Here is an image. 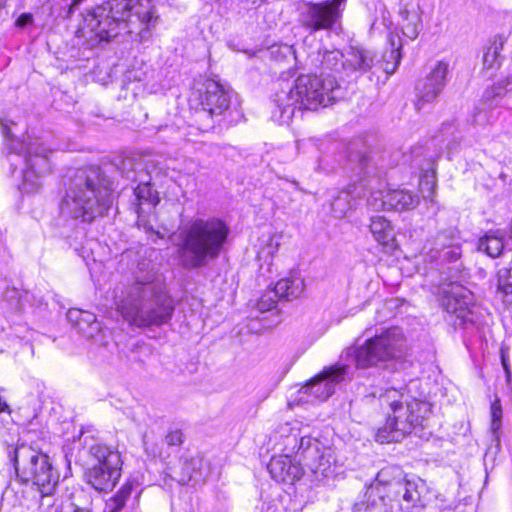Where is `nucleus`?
<instances>
[{
	"label": "nucleus",
	"mask_w": 512,
	"mask_h": 512,
	"mask_svg": "<svg viewBox=\"0 0 512 512\" xmlns=\"http://www.w3.org/2000/svg\"><path fill=\"white\" fill-rule=\"evenodd\" d=\"M136 196V213L138 216L137 225L146 227L147 222L145 216L152 213L155 206L159 203L158 192L151 187L150 176L147 173H142L139 178V183L134 188Z\"/></svg>",
	"instance_id": "4be33fe9"
},
{
	"label": "nucleus",
	"mask_w": 512,
	"mask_h": 512,
	"mask_svg": "<svg viewBox=\"0 0 512 512\" xmlns=\"http://www.w3.org/2000/svg\"><path fill=\"white\" fill-rule=\"evenodd\" d=\"M346 97V89L339 84L335 75L326 78L317 75H300L293 86L275 94L274 102L284 121L292 118L295 108L317 110L327 107Z\"/></svg>",
	"instance_id": "20e7f679"
},
{
	"label": "nucleus",
	"mask_w": 512,
	"mask_h": 512,
	"mask_svg": "<svg viewBox=\"0 0 512 512\" xmlns=\"http://www.w3.org/2000/svg\"><path fill=\"white\" fill-rule=\"evenodd\" d=\"M462 249L460 243H449L448 247L436 250H430L431 259L438 264L456 263L460 260Z\"/></svg>",
	"instance_id": "c9c22d12"
},
{
	"label": "nucleus",
	"mask_w": 512,
	"mask_h": 512,
	"mask_svg": "<svg viewBox=\"0 0 512 512\" xmlns=\"http://www.w3.org/2000/svg\"><path fill=\"white\" fill-rule=\"evenodd\" d=\"M388 41H389L391 49L388 54L385 53L383 55L384 63H383L382 69L387 74H392V73H394V71L396 70L397 66L400 63V59H401L400 50L402 47V43H401L400 37L393 33L389 34Z\"/></svg>",
	"instance_id": "72a5a7b5"
},
{
	"label": "nucleus",
	"mask_w": 512,
	"mask_h": 512,
	"mask_svg": "<svg viewBox=\"0 0 512 512\" xmlns=\"http://www.w3.org/2000/svg\"><path fill=\"white\" fill-rule=\"evenodd\" d=\"M32 22V16L30 14H22L16 21L19 27H24Z\"/></svg>",
	"instance_id": "09e8293b"
},
{
	"label": "nucleus",
	"mask_w": 512,
	"mask_h": 512,
	"mask_svg": "<svg viewBox=\"0 0 512 512\" xmlns=\"http://www.w3.org/2000/svg\"><path fill=\"white\" fill-rule=\"evenodd\" d=\"M399 14L402 18L401 27L403 34L411 40L415 39L422 29L419 7L413 6L411 9L403 8L400 10Z\"/></svg>",
	"instance_id": "7c9ffc66"
},
{
	"label": "nucleus",
	"mask_w": 512,
	"mask_h": 512,
	"mask_svg": "<svg viewBox=\"0 0 512 512\" xmlns=\"http://www.w3.org/2000/svg\"><path fill=\"white\" fill-rule=\"evenodd\" d=\"M267 469L276 482L286 484H294L305 474L302 464L294 462L288 455L272 457Z\"/></svg>",
	"instance_id": "5701e85b"
},
{
	"label": "nucleus",
	"mask_w": 512,
	"mask_h": 512,
	"mask_svg": "<svg viewBox=\"0 0 512 512\" xmlns=\"http://www.w3.org/2000/svg\"><path fill=\"white\" fill-rule=\"evenodd\" d=\"M509 90H512V76L499 81L497 84L487 89L479 105L474 109L472 115L473 124L486 126L495 122L500 116V111L498 110L499 103L496 99L502 97Z\"/></svg>",
	"instance_id": "dca6fc26"
},
{
	"label": "nucleus",
	"mask_w": 512,
	"mask_h": 512,
	"mask_svg": "<svg viewBox=\"0 0 512 512\" xmlns=\"http://www.w3.org/2000/svg\"><path fill=\"white\" fill-rule=\"evenodd\" d=\"M395 164L387 150L369 146L362 140L351 142L347 147L344 168L373 190L367 199V205L373 211L388 210L387 191L380 187L388 169Z\"/></svg>",
	"instance_id": "39448f33"
},
{
	"label": "nucleus",
	"mask_w": 512,
	"mask_h": 512,
	"mask_svg": "<svg viewBox=\"0 0 512 512\" xmlns=\"http://www.w3.org/2000/svg\"><path fill=\"white\" fill-rule=\"evenodd\" d=\"M403 347L402 331L393 327L352 349V354L358 369L373 368L379 378L382 369L388 368L390 362L400 358Z\"/></svg>",
	"instance_id": "1a4fd4ad"
},
{
	"label": "nucleus",
	"mask_w": 512,
	"mask_h": 512,
	"mask_svg": "<svg viewBox=\"0 0 512 512\" xmlns=\"http://www.w3.org/2000/svg\"><path fill=\"white\" fill-rule=\"evenodd\" d=\"M504 245V236L499 231H488L478 240L477 249L494 259L502 255Z\"/></svg>",
	"instance_id": "2f4dec72"
},
{
	"label": "nucleus",
	"mask_w": 512,
	"mask_h": 512,
	"mask_svg": "<svg viewBox=\"0 0 512 512\" xmlns=\"http://www.w3.org/2000/svg\"><path fill=\"white\" fill-rule=\"evenodd\" d=\"M503 40L502 38L496 39L491 46L487 48L483 56V63L486 68H493L494 65L498 62V58L500 56V52L503 49Z\"/></svg>",
	"instance_id": "79ce46f5"
},
{
	"label": "nucleus",
	"mask_w": 512,
	"mask_h": 512,
	"mask_svg": "<svg viewBox=\"0 0 512 512\" xmlns=\"http://www.w3.org/2000/svg\"><path fill=\"white\" fill-rule=\"evenodd\" d=\"M173 312V301L154 265L150 261L139 263L130 286V325L160 326L171 319Z\"/></svg>",
	"instance_id": "f03ea898"
},
{
	"label": "nucleus",
	"mask_w": 512,
	"mask_h": 512,
	"mask_svg": "<svg viewBox=\"0 0 512 512\" xmlns=\"http://www.w3.org/2000/svg\"><path fill=\"white\" fill-rule=\"evenodd\" d=\"M380 63L375 51L362 46H350L345 52V73L365 74Z\"/></svg>",
	"instance_id": "b1692460"
},
{
	"label": "nucleus",
	"mask_w": 512,
	"mask_h": 512,
	"mask_svg": "<svg viewBox=\"0 0 512 512\" xmlns=\"http://www.w3.org/2000/svg\"><path fill=\"white\" fill-rule=\"evenodd\" d=\"M388 41H389L391 49L388 54L385 53L383 55L384 63H383L382 69L387 74H392V73H394V71L396 70L397 66L400 63V59H401L400 50L402 47V43H401L400 37L393 33L389 34Z\"/></svg>",
	"instance_id": "473e14b6"
},
{
	"label": "nucleus",
	"mask_w": 512,
	"mask_h": 512,
	"mask_svg": "<svg viewBox=\"0 0 512 512\" xmlns=\"http://www.w3.org/2000/svg\"><path fill=\"white\" fill-rule=\"evenodd\" d=\"M345 2L346 0H325L304 4L299 15L301 27L310 34L332 30L342 17Z\"/></svg>",
	"instance_id": "ddd939ff"
},
{
	"label": "nucleus",
	"mask_w": 512,
	"mask_h": 512,
	"mask_svg": "<svg viewBox=\"0 0 512 512\" xmlns=\"http://www.w3.org/2000/svg\"><path fill=\"white\" fill-rule=\"evenodd\" d=\"M319 63L321 74L319 77L326 78L330 73L345 72V53L338 49L319 50L316 57Z\"/></svg>",
	"instance_id": "a878e982"
},
{
	"label": "nucleus",
	"mask_w": 512,
	"mask_h": 512,
	"mask_svg": "<svg viewBox=\"0 0 512 512\" xmlns=\"http://www.w3.org/2000/svg\"><path fill=\"white\" fill-rule=\"evenodd\" d=\"M132 18H136L139 24L138 35L140 40L150 37V29L155 25L157 16H154V6L151 0H130V24H135Z\"/></svg>",
	"instance_id": "393cba45"
},
{
	"label": "nucleus",
	"mask_w": 512,
	"mask_h": 512,
	"mask_svg": "<svg viewBox=\"0 0 512 512\" xmlns=\"http://www.w3.org/2000/svg\"><path fill=\"white\" fill-rule=\"evenodd\" d=\"M420 189L423 193L424 198L432 197L434 194L435 189V182L432 178H430L428 175H425L420 180Z\"/></svg>",
	"instance_id": "37998d69"
},
{
	"label": "nucleus",
	"mask_w": 512,
	"mask_h": 512,
	"mask_svg": "<svg viewBox=\"0 0 512 512\" xmlns=\"http://www.w3.org/2000/svg\"><path fill=\"white\" fill-rule=\"evenodd\" d=\"M350 374V367L336 364L323 369L312 378L301 391L319 401L327 400L334 392L335 386L345 381Z\"/></svg>",
	"instance_id": "2eb2a0df"
},
{
	"label": "nucleus",
	"mask_w": 512,
	"mask_h": 512,
	"mask_svg": "<svg viewBox=\"0 0 512 512\" xmlns=\"http://www.w3.org/2000/svg\"><path fill=\"white\" fill-rule=\"evenodd\" d=\"M6 451L20 482L37 486L42 496L52 494L59 476L46 453L20 440Z\"/></svg>",
	"instance_id": "0eeeda50"
},
{
	"label": "nucleus",
	"mask_w": 512,
	"mask_h": 512,
	"mask_svg": "<svg viewBox=\"0 0 512 512\" xmlns=\"http://www.w3.org/2000/svg\"><path fill=\"white\" fill-rule=\"evenodd\" d=\"M112 185L100 166L77 169L70 177L61 200V215L83 223H91L104 216L112 204Z\"/></svg>",
	"instance_id": "f257e3e1"
},
{
	"label": "nucleus",
	"mask_w": 512,
	"mask_h": 512,
	"mask_svg": "<svg viewBox=\"0 0 512 512\" xmlns=\"http://www.w3.org/2000/svg\"><path fill=\"white\" fill-rule=\"evenodd\" d=\"M165 441L169 446H178L183 442V434L180 430L171 431L166 435Z\"/></svg>",
	"instance_id": "c03bdc74"
},
{
	"label": "nucleus",
	"mask_w": 512,
	"mask_h": 512,
	"mask_svg": "<svg viewBox=\"0 0 512 512\" xmlns=\"http://www.w3.org/2000/svg\"><path fill=\"white\" fill-rule=\"evenodd\" d=\"M497 288L503 295V302L512 304V269L501 268L498 270Z\"/></svg>",
	"instance_id": "e433bc0d"
},
{
	"label": "nucleus",
	"mask_w": 512,
	"mask_h": 512,
	"mask_svg": "<svg viewBox=\"0 0 512 512\" xmlns=\"http://www.w3.org/2000/svg\"><path fill=\"white\" fill-rule=\"evenodd\" d=\"M501 364H502V367L504 369V372L507 371V369H511L510 368V364H509V359H508V356L506 354V352L501 349Z\"/></svg>",
	"instance_id": "8fccbe9b"
},
{
	"label": "nucleus",
	"mask_w": 512,
	"mask_h": 512,
	"mask_svg": "<svg viewBox=\"0 0 512 512\" xmlns=\"http://www.w3.org/2000/svg\"><path fill=\"white\" fill-rule=\"evenodd\" d=\"M449 74V65L446 62L439 61L431 72L417 82L415 106L419 110L425 103H431L437 99L447 84Z\"/></svg>",
	"instance_id": "f3484780"
},
{
	"label": "nucleus",
	"mask_w": 512,
	"mask_h": 512,
	"mask_svg": "<svg viewBox=\"0 0 512 512\" xmlns=\"http://www.w3.org/2000/svg\"><path fill=\"white\" fill-rule=\"evenodd\" d=\"M229 232V226L219 218L193 220L181 232L180 257L183 266L189 269L200 268L218 258Z\"/></svg>",
	"instance_id": "423d86ee"
},
{
	"label": "nucleus",
	"mask_w": 512,
	"mask_h": 512,
	"mask_svg": "<svg viewBox=\"0 0 512 512\" xmlns=\"http://www.w3.org/2000/svg\"><path fill=\"white\" fill-rule=\"evenodd\" d=\"M144 72L142 71H136L133 75H132V71L130 70V81L131 80H134V81H141L143 80V76H144Z\"/></svg>",
	"instance_id": "3c124183"
},
{
	"label": "nucleus",
	"mask_w": 512,
	"mask_h": 512,
	"mask_svg": "<svg viewBox=\"0 0 512 512\" xmlns=\"http://www.w3.org/2000/svg\"><path fill=\"white\" fill-rule=\"evenodd\" d=\"M286 446L292 445L291 452H296L299 456V461H306L311 457H315L318 455V451H320L319 443L312 439L311 437H298V435L293 434L286 437ZM288 449V447H286Z\"/></svg>",
	"instance_id": "c85d7f7f"
},
{
	"label": "nucleus",
	"mask_w": 512,
	"mask_h": 512,
	"mask_svg": "<svg viewBox=\"0 0 512 512\" xmlns=\"http://www.w3.org/2000/svg\"><path fill=\"white\" fill-rule=\"evenodd\" d=\"M378 398L380 406L389 409L385 425L375 434L381 444L399 442L416 429H423L431 413L430 403L411 396L406 388H387Z\"/></svg>",
	"instance_id": "7ed1b4c3"
},
{
	"label": "nucleus",
	"mask_w": 512,
	"mask_h": 512,
	"mask_svg": "<svg viewBox=\"0 0 512 512\" xmlns=\"http://www.w3.org/2000/svg\"><path fill=\"white\" fill-rule=\"evenodd\" d=\"M113 304L112 308L119 314L123 320L128 318V293L124 288H116L113 291Z\"/></svg>",
	"instance_id": "ea45409f"
},
{
	"label": "nucleus",
	"mask_w": 512,
	"mask_h": 512,
	"mask_svg": "<svg viewBox=\"0 0 512 512\" xmlns=\"http://www.w3.org/2000/svg\"><path fill=\"white\" fill-rule=\"evenodd\" d=\"M91 463L85 471V479L98 491L112 490L121 475V459L117 452L104 445H93L89 450Z\"/></svg>",
	"instance_id": "9b49d317"
},
{
	"label": "nucleus",
	"mask_w": 512,
	"mask_h": 512,
	"mask_svg": "<svg viewBox=\"0 0 512 512\" xmlns=\"http://www.w3.org/2000/svg\"><path fill=\"white\" fill-rule=\"evenodd\" d=\"M491 419L502 420V405L499 399H495L490 407Z\"/></svg>",
	"instance_id": "a18cd8bd"
},
{
	"label": "nucleus",
	"mask_w": 512,
	"mask_h": 512,
	"mask_svg": "<svg viewBox=\"0 0 512 512\" xmlns=\"http://www.w3.org/2000/svg\"><path fill=\"white\" fill-rule=\"evenodd\" d=\"M200 104L203 112L208 116H222L230 107V92L218 82L210 81L206 84L205 92L200 96Z\"/></svg>",
	"instance_id": "412c9836"
},
{
	"label": "nucleus",
	"mask_w": 512,
	"mask_h": 512,
	"mask_svg": "<svg viewBox=\"0 0 512 512\" xmlns=\"http://www.w3.org/2000/svg\"><path fill=\"white\" fill-rule=\"evenodd\" d=\"M366 488L377 490L383 495L400 498L405 507L424 506L422 491L425 488V482L418 477L407 478V474L399 465H387L380 469L375 480Z\"/></svg>",
	"instance_id": "9d476101"
},
{
	"label": "nucleus",
	"mask_w": 512,
	"mask_h": 512,
	"mask_svg": "<svg viewBox=\"0 0 512 512\" xmlns=\"http://www.w3.org/2000/svg\"><path fill=\"white\" fill-rule=\"evenodd\" d=\"M502 426V420L491 419L490 431L495 440H499V431Z\"/></svg>",
	"instance_id": "49530a36"
},
{
	"label": "nucleus",
	"mask_w": 512,
	"mask_h": 512,
	"mask_svg": "<svg viewBox=\"0 0 512 512\" xmlns=\"http://www.w3.org/2000/svg\"><path fill=\"white\" fill-rule=\"evenodd\" d=\"M304 280L297 276L280 279L275 287L265 293L257 302V308L261 311H269L276 307L278 299L291 301L301 296L304 291Z\"/></svg>",
	"instance_id": "a211bd4d"
},
{
	"label": "nucleus",
	"mask_w": 512,
	"mask_h": 512,
	"mask_svg": "<svg viewBox=\"0 0 512 512\" xmlns=\"http://www.w3.org/2000/svg\"><path fill=\"white\" fill-rule=\"evenodd\" d=\"M449 243H460L459 231L455 227L439 231L434 238L431 250L448 247Z\"/></svg>",
	"instance_id": "4c0bfd02"
},
{
	"label": "nucleus",
	"mask_w": 512,
	"mask_h": 512,
	"mask_svg": "<svg viewBox=\"0 0 512 512\" xmlns=\"http://www.w3.org/2000/svg\"><path fill=\"white\" fill-rule=\"evenodd\" d=\"M505 377H506L507 385L510 386L512 384V371H511V369H507V371H505Z\"/></svg>",
	"instance_id": "603ef678"
},
{
	"label": "nucleus",
	"mask_w": 512,
	"mask_h": 512,
	"mask_svg": "<svg viewBox=\"0 0 512 512\" xmlns=\"http://www.w3.org/2000/svg\"><path fill=\"white\" fill-rule=\"evenodd\" d=\"M52 150L38 139L31 140L25 146L23 180L21 190L25 193L39 191L43 180L52 172L50 154Z\"/></svg>",
	"instance_id": "f8f14e48"
},
{
	"label": "nucleus",
	"mask_w": 512,
	"mask_h": 512,
	"mask_svg": "<svg viewBox=\"0 0 512 512\" xmlns=\"http://www.w3.org/2000/svg\"><path fill=\"white\" fill-rule=\"evenodd\" d=\"M388 210L405 211L414 209L419 204L418 195L408 190L387 191Z\"/></svg>",
	"instance_id": "c756f323"
},
{
	"label": "nucleus",
	"mask_w": 512,
	"mask_h": 512,
	"mask_svg": "<svg viewBox=\"0 0 512 512\" xmlns=\"http://www.w3.org/2000/svg\"><path fill=\"white\" fill-rule=\"evenodd\" d=\"M403 503L400 498L366 488L364 499L354 504L353 512H414L419 509L412 505L405 507Z\"/></svg>",
	"instance_id": "6ab92c4d"
},
{
	"label": "nucleus",
	"mask_w": 512,
	"mask_h": 512,
	"mask_svg": "<svg viewBox=\"0 0 512 512\" xmlns=\"http://www.w3.org/2000/svg\"><path fill=\"white\" fill-rule=\"evenodd\" d=\"M128 498V486L124 484L121 490L106 502L104 512H120Z\"/></svg>",
	"instance_id": "a19ab883"
},
{
	"label": "nucleus",
	"mask_w": 512,
	"mask_h": 512,
	"mask_svg": "<svg viewBox=\"0 0 512 512\" xmlns=\"http://www.w3.org/2000/svg\"><path fill=\"white\" fill-rule=\"evenodd\" d=\"M369 229L374 239L382 246L392 250L396 247L394 228L383 216L371 217Z\"/></svg>",
	"instance_id": "bb28decb"
},
{
	"label": "nucleus",
	"mask_w": 512,
	"mask_h": 512,
	"mask_svg": "<svg viewBox=\"0 0 512 512\" xmlns=\"http://www.w3.org/2000/svg\"><path fill=\"white\" fill-rule=\"evenodd\" d=\"M83 1L84 0H71V3L68 6V10H67L65 17L70 18L72 16V14L78 9L79 5Z\"/></svg>",
	"instance_id": "de8ad7c7"
},
{
	"label": "nucleus",
	"mask_w": 512,
	"mask_h": 512,
	"mask_svg": "<svg viewBox=\"0 0 512 512\" xmlns=\"http://www.w3.org/2000/svg\"><path fill=\"white\" fill-rule=\"evenodd\" d=\"M67 320L83 337L94 341L97 345H106V330L94 313L72 308L67 312Z\"/></svg>",
	"instance_id": "aec40b11"
},
{
	"label": "nucleus",
	"mask_w": 512,
	"mask_h": 512,
	"mask_svg": "<svg viewBox=\"0 0 512 512\" xmlns=\"http://www.w3.org/2000/svg\"><path fill=\"white\" fill-rule=\"evenodd\" d=\"M305 473L309 471L312 474L313 481L321 482L334 473L332 469L331 457L321 450L318 455L311 457L303 462Z\"/></svg>",
	"instance_id": "cd10ccee"
},
{
	"label": "nucleus",
	"mask_w": 512,
	"mask_h": 512,
	"mask_svg": "<svg viewBox=\"0 0 512 512\" xmlns=\"http://www.w3.org/2000/svg\"><path fill=\"white\" fill-rule=\"evenodd\" d=\"M73 512H91V511L89 509H86V508L76 507Z\"/></svg>",
	"instance_id": "864d4df0"
},
{
	"label": "nucleus",
	"mask_w": 512,
	"mask_h": 512,
	"mask_svg": "<svg viewBox=\"0 0 512 512\" xmlns=\"http://www.w3.org/2000/svg\"><path fill=\"white\" fill-rule=\"evenodd\" d=\"M279 239L280 236L275 234H263L259 240L258 254L260 256H273L278 251V247L280 245Z\"/></svg>",
	"instance_id": "58836bf2"
},
{
	"label": "nucleus",
	"mask_w": 512,
	"mask_h": 512,
	"mask_svg": "<svg viewBox=\"0 0 512 512\" xmlns=\"http://www.w3.org/2000/svg\"><path fill=\"white\" fill-rule=\"evenodd\" d=\"M470 302L471 293L460 285L452 284L442 290L441 306L450 314L449 321L455 327L465 328L468 324L473 323Z\"/></svg>",
	"instance_id": "4468645a"
},
{
	"label": "nucleus",
	"mask_w": 512,
	"mask_h": 512,
	"mask_svg": "<svg viewBox=\"0 0 512 512\" xmlns=\"http://www.w3.org/2000/svg\"><path fill=\"white\" fill-rule=\"evenodd\" d=\"M106 5L87 10L76 31L77 37L85 39L91 47L116 38L120 26L127 25L128 0H110Z\"/></svg>",
	"instance_id": "6e6552de"
},
{
	"label": "nucleus",
	"mask_w": 512,
	"mask_h": 512,
	"mask_svg": "<svg viewBox=\"0 0 512 512\" xmlns=\"http://www.w3.org/2000/svg\"><path fill=\"white\" fill-rule=\"evenodd\" d=\"M356 199L349 190L340 191L331 201V210L336 218H343L356 206Z\"/></svg>",
	"instance_id": "f704fd0d"
}]
</instances>
